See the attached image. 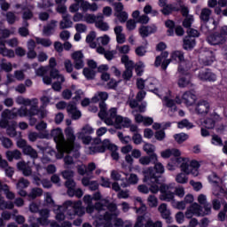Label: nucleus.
<instances>
[{
  "label": "nucleus",
  "mask_w": 227,
  "mask_h": 227,
  "mask_svg": "<svg viewBox=\"0 0 227 227\" xmlns=\"http://www.w3.org/2000/svg\"><path fill=\"white\" fill-rule=\"evenodd\" d=\"M45 201L49 207H53L56 221H65V214L68 219H74L75 215H84L85 212L82 208V202L81 200L72 201L67 200L62 206H56L52 195L49 192L45 193Z\"/></svg>",
  "instance_id": "1"
},
{
  "label": "nucleus",
  "mask_w": 227,
  "mask_h": 227,
  "mask_svg": "<svg viewBox=\"0 0 227 227\" xmlns=\"http://www.w3.org/2000/svg\"><path fill=\"white\" fill-rule=\"evenodd\" d=\"M67 125L68 126L65 129V134L67 139H65V135H63V129L58 128L51 131V136L56 143L58 153L56 154L57 159H63L64 153H70L74 152V143L75 135L74 132V128L70 127L72 125V121L67 120Z\"/></svg>",
  "instance_id": "2"
},
{
  "label": "nucleus",
  "mask_w": 227,
  "mask_h": 227,
  "mask_svg": "<svg viewBox=\"0 0 227 227\" xmlns=\"http://www.w3.org/2000/svg\"><path fill=\"white\" fill-rule=\"evenodd\" d=\"M16 104L18 106H21L20 109L17 110V116H20V118H24L26 116H40V118H45L47 116V110H40L38 108V98H24L22 96H18L15 99Z\"/></svg>",
  "instance_id": "3"
},
{
  "label": "nucleus",
  "mask_w": 227,
  "mask_h": 227,
  "mask_svg": "<svg viewBox=\"0 0 227 227\" xmlns=\"http://www.w3.org/2000/svg\"><path fill=\"white\" fill-rule=\"evenodd\" d=\"M99 108L100 112L98 113V117L101 120H104L106 125H115L116 129H129V127L132 125L130 119L122 117L121 115H116L118 113L116 108H112L107 113V107L104 101L99 104Z\"/></svg>",
  "instance_id": "4"
},
{
  "label": "nucleus",
  "mask_w": 227,
  "mask_h": 227,
  "mask_svg": "<svg viewBox=\"0 0 227 227\" xmlns=\"http://www.w3.org/2000/svg\"><path fill=\"white\" fill-rule=\"evenodd\" d=\"M145 88L149 90V91H153L157 97L161 98L162 104L165 107H168V116H175L178 108H176V104H175V100L171 98V92L168 89H155V84H157V80L155 78H148L145 81Z\"/></svg>",
  "instance_id": "5"
},
{
  "label": "nucleus",
  "mask_w": 227,
  "mask_h": 227,
  "mask_svg": "<svg viewBox=\"0 0 227 227\" xmlns=\"http://www.w3.org/2000/svg\"><path fill=\"white\" fill-rule=\"evenodd\" d=\"M108 211L100 215L99 216H96L95 224L96 226H104V227H113V223L115 227H132V223L130 222H125L120 218H117V215L120 214L118 210V207L116 204H110L108 207Z\"/></svg>",
  "instance_id": "6"
},
{
  "label": "nucleus",
  "mask_w": 227,
  "mask_h": 227,
  "mask_svg": "<svg viewBox=\"0 0 227 227\" xmlns=\"http://www.w3.org/2000/svg\"><path fill=\"white\" fill-rule=\"evenodd\" d=\"M100 198H102L100 192L94 193L93 197H91V195H85L83 197V203L87 205V214H90V215L98 214L97 217H100V215H103L106 209L109 210V206L111 205L109 204V200H100Z\"/></svg>",
  "instance_id": "7"
},
{
  "label": "nucleus",
  "mask_w": 227,
  "mask_h": 227,
  "mask_svg": "<svg viewBox=\"0 0 227 227\" xmlns=\"http://www.w3.org/2000/svg\"><path fill=\"white\" fill-rule=\"evenodd\" d=\"M106 150H110L112 152V158L114 160H118L120 159V154L118 153V146L111 143L109 139H105L103 142L100 139H95L93 141L92 146L86 147V153L93 155L94 153H104Z\"/></svg>",
  "instance_id": "8"
},
{
  "label": "nucleus",
  "mask_w": 227,
  "mask_h": 227,
  "mask_svg": "<svg viewBox=\"0 0 227 227\" xmlns=\"http://www.w3.org/2000/svg\"><path fill=\"white\" fill-rule=\"evenodd\" d=\"M144 175V182L150 185V188L145 184H139L137 186L138 192H142V194H148V192H153V194H157V192H160V186L157 184V176L153 174V170L152 168H147L143 170Z\"/></svg>",
  "instance_id": "9"
},
{
  "label": "nucleus",
  "mask_w": 227,
  "mask_h": 227,
  "mask_svg": "<svg viewBox=\"0 0 227 227\" xmlns=\"http://www.w3.org/2000/svg\"><path fill=\"white\" fill-rule=\"evenodd\" d=\"M175 184H161L160 185V201H168L171 203V207L173 208H176L177 210H185L187 205L185 201H176L175 200Z\"/></svg>",
  "instance_id": "10"
},
{
  "label": "nucleus",
  "mask_w": 227,
  "mask_h": 227,
  "mask_svg": "<svg viewBox=\"0 0 227 227\" xmlns=\"http://www.w3.org/2000/svg\"><path fill=\"white\" fill-rule=\"evenodd\" d=\"M212 214V206L206 204L204 207L197 202L190 205L185 211L186 219H192L194 215L196 217H204V215H210Z\"/></svg>",
  "instance_id": "11"
},
{
  "label": "nucleus",
  "mask_w": 227,
  "mask_h": 227,
  "mask_svg": "<svg viewBox=\"0 0 227 227\" xmlns=\"http://www.w3.org/2000/svg\"><path fill=\"white\" fill-rule=\"evenodd\" d=\"M169 61L179 63L177 70L178 74H185V72H189V70H191V62L184 59V53L180 51H173L170 55Z\"/></svg>",
  "instance_id": "12"
},
{
  "label": "nucleus",
  "mask_w": 227,
  "mask_h": 227,
  "mask_svg": "<svg viewBox=\"0 0 227 227\" xmlns=\"http://www.w3.org/2000/svg\"><path fill=\"white\" fill-rule=\"evenodd\" d=\"M180 168L183 173H185V175H192V176H198V175H200V162L196 160L184 158Z\"/></svg>",
  "instance_id": "13"
},
{
  "label": "nucleus",
  "mask_w": 227,
  "mask_h": 227,
  "mask_svg": "<svg viewBox=\"0 0 227 227\" xmlns=\"http://www.w3.org/2000/svg\"><path fill=\"white\" fill-rule=\"evenodd\" d=\"M95 132V129L93 127L90 126V124L84 125L81 131L77 133L78 139H81V141L83 143V145H90V146H93V142L96 138H91V134ZM100 139V138H97Z\"/></svg>",
  "instance_id": "14"
},
{
  "label": "nucleus",
  "mask_w": 227,
  "mask_h": 227,
  "mask_svg": "<svg viewBox=\"0 0 227 227\" xmlns=\"http://www.w3.org/2000/svg\"><path fill=\"white\" fill-rule=\"evenodd\" d=\"M207 180L211 185H213V194L215 196H219V194H222V192H224V190L223 189V179L217 176L215 173H211L207 176Z\"/></svg>",
  "instance_id": "15"
},
{
  "label": "nucleus",
  "mask_w": 227,
  "mask_h": 227,
  "mask_svg": "<svg viewBox=\"0 0 227 227\" xmlns=\"http://www.w3.org/2000/svg\"><path fill=\"white\" fill-rule=\"evenodd\" d=\"M51 79H56L57 82H53L51 85L54 91H61L62 84L65 82V76L59 74L58 69H51L50 72Z\"/></svg>",
  "instance_id": "16"
},
{
  "label": "nucleus",
  "mask_w": 227,
  "mask_h": 227,
  "mask_svg": "<svg viewBox=\"0 0 227 227\" xmlns=\"http://www.w3.org/2000/svg\"><path fill=\"white\" fill-rule=\"evenodd\" d=\"M121 61L123 63L126 68L122 74V79H124V81H130L132 78V68H134V61L130 60L129 56L126 55L121 58Z\"/></svg>",
  "instance_id": "17"
},
{
  "label": "nucleus",
  "mask_w": 227,
  "mask_h": 227,
  "mask_svg": "<svg viewBox=\"0 0 227 227\" xmlns=\"http://www.w3.org/2000/svg\"><path fill=\"white\" fill-rule=\"evenodd\" d=\"M195 113L200 116H207L212 113V106L207 100H200L195 105Z\"/></svg>",
  "instance_id": "18"
},
{
  "label": "nucleus",
  "mask_w": 227,
  "mask_h": 227,
  "mask_svg": "<svg viewBox=\"0 0 227 227\" xmlns=\"http://www.w3.org/2000/svg\"><path fill=\"white\" fill-rule=\"evenodd\" d=\"M17 108H12V110L5 109L2 112L1 120H0V127L1 129H6L8 127V120H14L17 118Z\"/></svg>",
  "instance_id": "19"
},
{
  "label": "nucleus",
  "mask_w": 227,
  "mask_h": 227,
  "mask_svg": "<svg viewBox=\"0 0 227 227\" xmlns=\"http://www.w3.org/2000/svg\"><path fill=\"white\" fill-rule=\"evenodd\" d=\"M197 97L191 91L184 92L182 97L176 96V104H185V106H191L196 102Z\"/></svg>",
  "instance_id": "20"
},
{
  "label": "nucleus",
  "mask_w": 227,
  "mask_h": 227,
  "mask_svg": "<svg viewBox=\"0 0 227 227\" xmlns=\"http://www.w3.org/2000/svg\"><path fill=\"white\" fill-rule=\"evenodd\" d=\"M71 58L74 60V68L76 70L84 68V54H82V51H77L73 52Z\"/></svg>",
  "instance_id": "21"
},
{
  "label": "nucleus",
  "mask_w": 227,
  "mask_h": 227,
  "mask_svg": "<svg viewBox=\"0 0 227 227\" xmlns=\"http://www.w3.org/2000/svg\"><path fill=\"white\" fill-rule=\"evenodd\" d=\"M198 79H200V81H208L209 82H215V81H217V76L209 69H200L198 74Z\"/></svg>",
  "instance_id": "22"
},
{
  "label": "nucleus",
  "mask_w": 227,
  "mask_h": 227,
  "mask_svg": "<svg viewBox=\"0 0 227 227\" xmlns=\"http://www.w3.org/2000/svg\"><path fill=\"white\" fill-rule=\"evenodd\" d=\"M226 36L220 33H215L207 37V43L210 45H222L226 43Z\"/></svg>",
  "instance_id": "23"
},
{
  "label": "nucleus",
  "mask_w": 227,
  "mask_h": 227,
  "mask_svg": "<svg viewBox=\"0 0 227 227\" xmlns=\"http://www.w3.org/2000/svg\"><path fill=\"white\" fill-rule=\"evenodd\" d=\"M222 118L220 114H217L215 112L210 114L209 118L204 120L202 125L206 129H214L217 121H221Z\"/></svg>",
  "instance_id": "24"
},
{
  "label": "nucleus",
  "mask_w": 227,
  "mask_h": 227,
  "mask_svg": "<svg viewBox=\"0 0 227 227\" xmlns=\"http://www.w3.org/2000/svg\"><path fill=\"white\" fill-rule=\"evenodd\" d=\"M158 212H160V216L162 217V219H165L167 223L173 222V217H171V210L168 208V204L161 203L158 207Z\"/></svg>",
  "instance_id": "25"
},
{
  "label": "nucleus",
  "mask_w": 227,
  "mask_h": 227,
  "mask_svg": "<svg viewBox=\"0 0 227 227\" xmlns=\"http://www.w3.org/2000/svg\"><path fill=\"white\" fill-rule=\"evenodd\" d=\"M161 159H171V157H182V151L176 148H167L160 153Z\"/></svg>",
  "instance_id": "26"
},
{
  "label": "nucleus",
  "mask_w": 227,
  "mask_h": 227,
  "mask_svg": "<svg viewBox=\"0 0 227 227\" xmlns=\"http://www.w3.org/2000/svg\"><path fill=\"white\" fill-rule=\"evenodd\" d=\"M168 53L167 51H164L160 56H157L155 62H154V66L155 67L161 66L162 70H166V68H168V66L169 65V63H171V60L166 59V58H168Z\"/></svg>",
  "instance_id": "27"
},
{
  "label": "nucleus",
  "mask_w": 227,
  "mask_h": 227,
  "mask_svg": "<svg viewBox=\"0 0 227 227\" xmlns=\"http://www.w3.org/2000/svg\"><path fill=\"white\" fill-rule=\"evenodd\" d=\"M47 72H49V67H41L35 70V75L43 77V82L44 84L51 85L52 84V78L50 76H43L45 74H47Z\"/></svg>",
  "instance_id": "28"
},
{
  "label": "nucleus",
  "mask_w": 227,
  "mask_h": 227,
  "mask_svg": "<svg viewBox=\"0 0 227 227\" xmlns=\"http://www.w3.org/2000/svg\"><path fill=\"white\" fill-rule=\"evenodd\" d=\"M51 100H52V90H43V96L40 98V101L42 102V106L39 109V111H43V107H47L49 104H51Z\"/></svg>",
  "instance_id": "29"
},
{
  "label": "nucleus",
  "mask_w": 227,
  "mask_h": 227,
  "mask_svg": "<svg viewBox=\"0 0 227 227\" xmlns=\"http://www.w3.org/2000/svg\"><path fill=\"white\" fill-rule=\"evenodd\" d=\"M175 159H172L167 166V169H168V171H175V169H176V168H178V166H182V163L184 162V160H185V157H174Z\"/></svg>",
  "instance_id": "30"
},
{
  "label": "nucleus",
  "mask_w": 227,
  "mask_h": 227,
  "mask_svg": "<svg viewBox=\"0 0 227 227\" xmlns=\"http://www.w3.org/2000/svg\"><path fill=\"white\" fill-rule=\"evenodd\" d=\"M57 27L58 21L51 20L48 25L44 26L43 29V35H44V36H51V35H54Z\"/></svg>",
  "instance_id": "31"
},
{
  "label": "nucleus",
  "mask_w": 227,
  "mask_h": 227,
  "mask_svg": "<svg viewBox=\"0 0 227 227\" xmlns=\"http://www.w3.org/2000/svg\"><path fill=\"white\" fill-rule=\"evenodd\" d=\"M188 71H184V74H179L181 76L177 82L179 88H187L191 84V75Z\"/></svg>",
  "instance_id": "32"
},
{
  "label": "nucleus",
  "mask_w": 227,
  "mask_h": 227,
  "mask_svg": "<svg viewBox=\"0 0 227 227\" xmlns=\"http://www.w3.org/2000/svg\"><path fill=\"white\" fill-rule=\"evenodd\" d=\"M114 31L115 33L117 43H125L127 37L125 36V34H123V27L116 26L114 28Z\"/></svg>",
  "instance_id": "33"
},
{
  "label": "nucleus",
  "mask_w": 227,
  "mask_h": 227,
  "mask_svg": "<svg viewBox=\"0 0 227 227\" xmlns=\"http://www.w3.org/2000/svg\"><path fill=\"white\" fill-rule=\"evenodd\" d=\"M17 168L20 171H22L24 176H30L33 173L31 166H29V162L26 163L25 161H20L17 164Z\"/></svg>",
  "instance_id": "34"
},
{
  "label": "nucleus",
  "mask_w": 227,
  "mask_h": 227,
  "mask_svg": "<svg viewBox=\"0 0 227 227\" xmlns=\"http://www.w3.org/2000/svg\"><path fill=\"white\" fill-rule=\"evenodd\" d=\"M41 217L37 218V223L42 226H47L49 224V217L51 215L48 209H43L39 212Z\"/></svg>",
  "instance_id": "35"
},
{
  "label": "nucleus",
  "mask_w": 227,
  "mask_h": 227,
  "mask_svg": "<svg viewBox=\"0 0 227 227\" xmlns=\"http://www.w3.org/2000/svg\"><path fill=\"white\" fill-rule=\"evenodd\" d=\"M134 116L137 123H143V125H145L146 127L153 123V119L152 117H145L140 114H135Z\"/></svg>",
  "instance_id": "36"
},
{
  "label": "nucleus",
  "mask_w": 227,
  "mask_h": 227,
  "mask_svg": "<svg viewBox=\"0 0 227 227\" xmlns=\"http://www.w3.org/2000/svg\"><path fill=\"white\" fill-rule=\"evenodd\" d=\"M155 31H157V27L155 26H142L139 28V35L142 36V38H146V36H149V35H152V33H155Z\"/></svg>",
  "instance_id": "37"
},
{
  "label": "nucleus",
  "mask_w": 227,
  "mask_h": 227,
  "mask_svg": "<svg viewBox=\"0 0 227 227\" xmlns=\"http://www.w3.org/2000/svg\"><path fill=\"white\" fill-rule=\"evenodd\" d=\"M16 10H19V8H21L24 10L22 19L23 20H29V19H33V6L27 7V9H24V6L22 4H16L15 5Z\"/></svg>",
  "instance_id": "38"
},
{
  "label": "nucleus",
  "mask_w": 227,
  "mask_h": 227,
  "mask_svg": "<svg viewBox=\"0 0 227 227\" xmlns=\"http://www.w3.org/2000/svg\"><path fill=\"white\" fill-rule=\"evenodd\" d=\"M0 55L5 58H15V51L6 48L4 42H0Z\"/></svg>",
  "instance_id": "39"
},
{
  "label": "nucleus",
  "mask_w": 227,
  "mask_h": 227,
  "mask_svg": "<svg viewBox=\"0 0 227 227\" xmlns=\"http://www.w3.org/2000/svg\"><path fill=\"white\" fill-rule=\"evenodd\" d=\"M74 26V22L70 20V15L69 14H63L62 15V20L59 23L60 29H68Z\"/></svg>",
  "instance_id": "40"
},
{
  "label": "nucleus",
  "mask_w": 227,
  "mask_h": 227,
  "mask_svg": "<svg viewBox=\"0 0 227 227\" xmlns=\"http://www.w3.org/2000/svg\"><path fill=\"white\" fill-rule=\"evenodd\" d=\"M139 182V177L136 174H130L129 177L126 178V182L122 183L121 187H130V185H136Z\"/></svg>",
  "instance_id": "41"
},
{
  "label": "nucleus",
  "mask_w": 227,
  "mask_h": 227,
  "mask_svg": "<svg viewBox=\"0 0 227 227\" xmlns=\"http://www.w3.org/2000/svg\"><path fill=\"white\" fill-rule=\"evenodd\" d=\"M67 113L71 114L73 120H79L82 114H81V111L77 110V107L75 105H68L67 107Z\"/></svg>",
  "instance_id": "42"
},
{
  "label": "nucleus",
  "mask_w": 227,
  "mask_h": 227,
  "mask_svg": "<svg viewBox=\"0 0 227 227\" xmlns=\"http://www.w3.org/2000/svg\"><path fill=\"white\" fill-rule=\"evenodd\" d=\"M99 19H104V16L102 15H95L90 13H84V20L83 22H86L87 24H97V21Z\"/></svg>",
  "instance_id": "43"
},
{
  "label": "nucleus",
  "mask_w": 227,
  "mask_h": 227,
  "mask_svg": "<svg viewBox=\"0 0 227 227\" xmlns=\"http://www.w3.org/2000/svg\"><path fill=\"white\" fill-rule=\"evenodd\" d=\"M205 58H201L202 62L208 66L214 63L215 61V55L213 51H207L204 53Z\"/></svg>",
  "instance_id": "44"
},
{
  "label": "nucleus",
  "mask_w": 227,
  "mask_h": 227,
  "mask_svg": "<svg viewBox=\"0 0 227 227\" xmlns=\"http://www.w3.org/2000/svg\"><path fill=\"white\" fill-rule=\"evenodd\" d=\"M195 45L196 40H194V38L191 36L184 37L183 47L185 51H191L192 49H194Z\"/></svg>",
  "instance_id": "45"
},
{
  "label": "nucleus",
  "mask_w": 227,
  "mask_h": 227,
  "mask_svg": "<svg viewBox=\"0 0 227 227\" xmlns=\"http://www.w3.org/2000/svg\"><path fill=\"white\" fill-rule=\"evenodd\" d=\"M212 16V10L208 8H204L200 12V19L201 22H204V24H207L210 20V17Z\"/></svg>",
  "instance_id": "46"
},
{
  "label": "nucleus",
  "mask_w": 227,
  "mask_h": 227,
  "mask_svg": "<svg viewBox=\"0 0 227 227\" xmlns=\"http://www.w3.org/2000/svg\"><path fill=\"white\" fill-rule=\"evenodd\" d=\"M5 155L7 157V160H9V162H12L13 159H15L16 160H19V159L22 157V153H20V151L19 150L7 151Z\"/></svg>",
  "instance_id": "47"
},
{
  "label": "nucleus",
  "mask_w": 227,
  "mask_h": 227,
  "mask_svg": "<svg viewBox=\"0 0 227 227\" xmlns=\"http://www.w3.org/2000/svg\"><path fill=\"white\" fill-rule=\"evenodd\" d=\"M66 187L67 188V194L71 198L75 194V181L72 179H67L66 182Z\"/></svg>",
  "instance_id": "48"
},
{
  "label": "nucleus",
  "mask_w": 227,
  "mask_h": 227,
  "mask_svg": "<svg viewBox=\"0 0 227 227\" xmlns=\"http://www.w3.org/2000/svg\"><path fill=\"white\" fill-rule=\"evenodd\" d=\"M153 169V173L155 175V176H157V184L158 185L160 184L159 183V176L158 175H162V173H164L165 169H164V165H162V163L160 162H156L154 164V170L153 168H151Z\"/></svg>",
  "instance_id": "49"
},
{
  "label": "nucleus",
  "mask_w": 227,
  "mask_h": 227,
  "mask_svg": "<svg viewBox=\"0 0 227 227\" xmlns=\"http://www.w3.org/2000/svg\"><path fill=\"white\" fill-rule=\"evenodd\" d=\"M114 17H116L117 20H114L115 24H118L121 22V24L127 22L129 20V13L127 12L123 11L122 12L114 13Z\"/></svg>",
  "instance_id": "50"
},
{
  "label": "nucleus",
  "mask_w": 227,
  "mask_h": 227,
  "mask_svg": "<svg viewBox=\"0 0 227 227\" xmlns=\"http://www.w3.org/2000/svg\"><path fill=\"white\" fill-rule=\"evenodd\" d=\"M22 152L25 155H29V157H31L32 159L38 158V153L36 152V150L33 149V147H31V145H29L26 146Z\"/></svg>",
  "instance_id": "51"
},
{
  "label": "nucleus",
  "mask_w": 227,
  "mask_h": 227,
  "mask_svg": "<svg viewBox=\"0 0 227 227\" xmlns=\"http://www.w3.org/2000/svg\"><path fill=\"white\" fill-rule=\"evenodd\" d=\"M109 98V95L107 94V92H98L91 99V102H93L94 104H97V102L102 100H107V98Z\"/></svg>",
  "instance_id": "52"
},
{
  "label": "nucleus",
  "mask_w": 227,
  "mask_h": 227,
  "mask_svg": "<svg viewBox=\"0 0 227 227\" xmlns=\"http://www.w3.org/2000/svg\"><path fill=\"white\" fill-rule=\"evenodd\" d=\"M216 4H219L222 8H224V6H227V0H208L207 1V6L209 8H215Z\"/></svg>",
  "instance_id": "53"
},
{
  "label": "nucleus",
  "mask_w": 227,
  "mask_h": 227,
  "mask_svg": "<svg viewBox=\"0 0 227 227\" xmlns=\"http://www.w3.org/2000/svg\"><path fill=\"white\" fill-rule=\"evenodd\" d=\"M116 51L119 52V54H121L122 56H128L129 52H130V46L128 44L124 45H117Z\"/></svg>",
  "instance_id": "54"
},
{
  "label": "nucleus",
  "mask_w": 227,
  "mask_h": 227,
  "mask_svg": "<svg viewBox=\"0 0 227 227\" xmlns=\"http://www.w3.org/2000/svg\"><path fill=\"white\" fill-rule=\"evenodd\" d=\"M43 194V190H42V188H33L28 194V198H30V200H35Z\"/></svg>",
  "instance_id": "55"
},
{
  "label": "nucleus",
  "mask_w": 227,
  "mask_h": 227,
  "mask_svg": "<svg viewBox=\"0 0 227 227\" xmlns=\"http://www.w3.org/2000/svg\"><path fill=\"white\" fill-rule=\"evenodd\" d=\"M147 205L151 208H156L159 206V199L155 195H149L147 198Z\"/></svg>",
  "instance_id": "56"
},
{
  "label": "nucleus",
  "mask_w": 227,
  "mask_h": 227,
  "mask_svg": "<svg viewBox=\"0 0 227 227\" xmlns=\"http://www.w3.org/2000/svg\"><path fill=\"white\" fill-rule=\"evenodd\" d=\"M35 42L38 45H42L43 47H51V45H52V41L49 38L35 37Z\"/></svg>",
  "instance_id": "57"
},
{
  "label": "nucleus",
  "mask_w": 227,
  "mask_h": 227,
  "mask_svg": "<svg viewBox=\"0 0 227 227\" xmlns=\"http://www.w3.org/2000/svg\"><path fill=\"white\" fill-rule=\"evenodd\" d=\"M174 139L178 145H182V143H184V141L189 139V135L185 133L176 134L174 135Z\"/></svg>",
  "instance_id": "58"
},
{
  "label": "nucleus",
  "mask_w": 227,
  "mask_h": 227,
  "mask_svg": "<svg viewBox=\"0 0 227 227\" xmlns=\"http://www.w3.org/2000/svg\"><path fill=\"white\" fill-rule=\"evenodd\" d=\"M82 74L84 77H86L88 80H91V79H95L97 71L94 69H90L88 67H85L83 68Z\"/></svg>",
  "instance_id": "59"
},
{
  "label": "nucleus",
  "mask_w": 227,
  "mask_h": 227,
  "mask_svg": "<svg viewBox=\"0 0 227 227\" xmlns=\"http://www.w3.org/2000/svg\"><path fill=\"white\" fill-rule=\"evenodd\" d=\"M176 182H177V184H187L189 177L185 172H181L176 176Z\"/></svg>",
  "instance_id": "60"
},
{
  "label": "nucleus",
  "mask_w": 227,
  "mask_h": 227,
  "mask_svg": "<svg viewBox=\"0 0 227 227\" xmlns=\"http://www.w3.org/2000/svg\"><path fill=\"white\" fill-rule=\"evenodd\" d=\"M95 38H97V34L93 31L86 36V42L87 43H90V47H91V49H95V47H97V43H93Z\"/></svg>",
  "instance_id": "61"
},
{
  "label": "nucleus",
  "mask_w": 227,
  "mask_h": 227,
  "mask_svg": "<svg viewBox=\"0 0 227 227\" xmlns=\"http://www.w3.org/2000/svg\"><path fill=\"white\" fill-rule=\"evenodd\" d=\"M143 150L145 152V153H147V155H150L151 153H154L157 147H155V145L153 144L145 143L143 146Z\"/></svg>",
  "instance_id": "62"
},
{
  "label": "nucleus",
  "mask_w": 227,
  "mask_h": 227,
  "mask_svg": "<svg viewBox=\"0 0 227 227\" xmlns=\"http://www.w3.org/2000/svg\"><path fill=\"white\" fill-rule=\"evenodd\" d=\"M16 187L18 190H20V189H27V187H29V181L27 179H25L24 177H21L17 184H16Z\"/></svg>",
  "instance_id": "63"
},
{
  "label": "nucleus",
  "mask_w": 227,
  "mask_h": 227,
  "mask_svg": "<svg viewBox=\"0 0 227 227\" xmlns=\"http://www.w3.org/2000/svg\"><path fill=\"white\" fill-rule=\"evenodd\" d=\"M0 68L1 70H4V72H12V70H13V66L12 63L5 62L4 59H3L0 63Z\"/></svg>",
  "instance_id": "64"
}]
</instances>
